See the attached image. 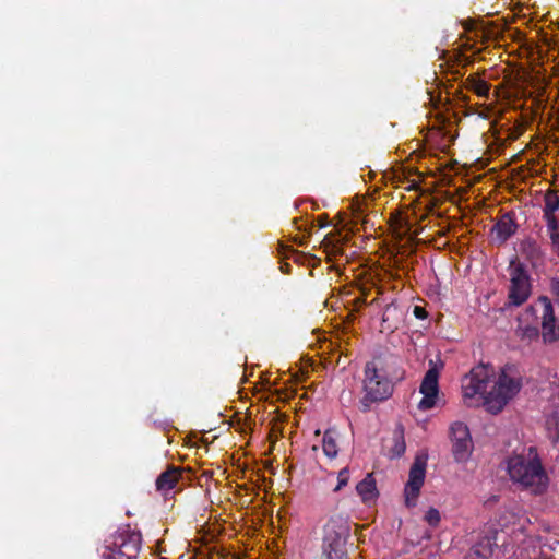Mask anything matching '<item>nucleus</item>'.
Here are the masks:
<instances>
[{
  "label": "nucleus",
  "instance_id": "f257e3e1",
  "mask_svg": "<svg viewBox=\"0 0 559 559\" xmlns=\"http://www.w3.org/2000/svg\"><path fill=\"white\" fill-rule=\"evenodd\" d=\"M521 376L513 365L501 368L496 378L491 365L480 364L474 367L462 380V392L465 400L480 395L486 409L491 414L500 413L504 406L520 392Z\"/></svg>",
  "mask_w": 559,
  "mask_h": 559
},
{
  "label": "nucleus",
  "instance_id": "f03ea898",
  "mask_svg": "<svg viewBox=\"0 0 559 559\" xmlns=\"http://www.w3.org/2000/svg\"><path fill=\"white\" fill-rule=\"evenodd\" d=\"M542 325L543 343H552L559 340V325L556 322L554 307L546 296H540L533 305L528 306L519 319L515 330L516 337L525 345L539 343Z\"/></svg>",
  "mask_w": 559,
  "mask_h": 559
},
{
  "label": "nucleus",
  "instance_id": "7ed1b4c3",
  "mask_svg": "<svg viewBox=\"0 0 559 559\" xmlns=\"http://www.w3.org/2000/svg\"><path fill=\"white\" fill-rule=\"evenodd\" d=\"M510 479L534 493H543L548 486V476L535 447H528L520 453H513L507 461Z\"/></svg>",
  "mask_w": 559,
  "mask_h": 559
},
{
  "label": "nucleus",
  "instance_id": "20e7f679",
  "mask_svg": "<svg viewBox=\"0 0 559 559\" xmlns=\"http://www.w3.org/2000/svg\"><path fill=\"white\" fill-rule=\"evenodd\" d=\"M142 535L129 525L120 527L105 546L103 559H139Z\"/></svg>",
  "mask_w": 559,
  "mask_h": 559
},
{
  "label": "nucleus",
  "instance_id": "39448f33",
  "mask_svg": "<svg viewBox=\"0 0 559 559\" xmlns=\"http://www.w3.org/2000/svg\"><path fill=\"white\" fill-rule=\"evenodd\" d=\"M364 396L360 400V409L368 412L372 403H380L390 399L394 386L377 371L374 362H367L364 369Z\"/></svg>",
  "mask_w": 559,
  "mask_h": 559
},
{
  "label": "nucleus",
  "instance_id": "423d86ee",
  "mask_svg": "<svg viewBox=\"0 0 559 559\" xmlns=\"http://www.w3.org/2000/svg\"><path fill=\"white\" fill-rule=\"evenodd\" d=\"M350 534L346 516L332 515L324 525V554L328 559H342L346 554L345 545Z\"/></svg>",
  "mask_w": 559,
  "mask_h": 559
},
{
  "label": "nucleus",
  "instance_id": "0eeeda50",
  "mask_svg": "<svg viewBox=\"0 0 559 559\" xmlns=\"http://www.w3.org/2000/svg\"><path fill=\"white\" fill-rule=\"evenodd\" d=\"M510 286L508 292V306H522L532 294V283L525 265L514 258L509 267Z\"/></svg>",
  "mask_w": 559,
  "mask_h": 559
},
{
  "label": "nucleus",
  "instance_id": "6e6552de",
  "mask_svg": "<svg viewBox=\"0 0 559 559\" xmlns=\"http://www.w3.org/2000/svg\"><path fill=\"white\" fill-rule=\"evenodd\" d=\"M442 368V361L438 366L433 360H429V369L426 371L419 386V392L424 396L418 403V409L428 411L436 406L439 393V374Z\"/></svg>",
  "mask_w": 559,
  "mask_h": 559
},
{
  "label": "nucleus",
  "instance_id": "1a4fd4ad",
  "mask_svg": "<svg viewBox=\"0 0 559 559\" xmlns=\"http://www.w3.org/2000/svg\"><path fill=\"white\" fill-rule=\"evenodd\" d=\"M452 454L456 462H465L473 450V441L467 425L455 421L450 427Z\"/></svg>",
  "mask_w": 559,
  "mask_h": 559
},
{
  "label": "nucleus",
  "instance_id": "9d476101",
  "mask_svg": "<svg viewBox=\"0 0 559 559\" xmlns=\"http://www.w3.org/2000/svg\"><path fill=\"white\" fill-rule=\"evenodd\" d=\"M426 476V461L416 457L411 466L408 480L404 488L405 504L411 508L416 506L417 498L424 485Z\"/></svg>",
  "mask_w": 559,
  "mask_h": 559
},
{
  "label": "nucleus",
  "instance_id": "9b49d317",
  "mask_svg": "<svg viewBox=\"0 0 559 559\" xmlns=\"http://www.w3.org/2000/svg\"><path fill=\"white\" fill-rule=\"evenodd\" d=\"M380 364L379 367L377 366L378 373L385 380H390L393 386L405 379V369L401 357L389 355L383 357Z\"/></svg>",
  "mask_w": 559,
  "mask_h": 559
},
{
  "label": "nucleus",
  "instance_id": "f8f14e48",
  "mask_svg": "<svg viewBox=\"0 0 559 559\" xmlns=\"http://www.w3.org/2000/svg\"><path fill=\"white\" fill-rule=\"evenodd\" d=\"M516 229L518 225L514 219V214L512 212H506L491 227L490 234L495 241L502 245L515 234Z\"/></svg>",
  "mask_w": 559,
  "mask_h": 559
},
{
  "label": "nucleus",
  "instance_id": "ddd939ff",
  "mask_svg": "<svg viewBox=\"0 0 559 559\" xmlns=\"http://www.w3.org/2000/svg\"><path fill=\"white\" fill-rule=\"evenodd\" d=\"M183 469L169 465L166 471L159 474L155 481L156 489L162 492H168L174 489L182 478Z\"/></svg>",
  "mask_w": 559,
  "mask_h": 559
},
{
  "label": "nucleus",
  "instance_id": "4468645a",
  "mask_svg": "<svg viewBox=\"0 0 559 559\" xmlns=\"http://www.w3.org/2000/svg\"><path fill=\"white\" fill-rule=\"evenodd\" d=\"M545 206L543 209V216L547 227L556 226L558 221L556 212L559 210V195L555 190H548L544 197Z\"/></svg>",
  "mask_w": 559,
  "mask_h": 559
},
{
  "label": "nucleus",
  "instance_id": "2eb2a0df",
  "mask_svg": "<svg viewBox=\"0 0 559 559\" xmlns=\"http://www.w3.org/2000/svg\"><path fill=\"white\" fill-rule=\"evenodd\" d=\"M356 490L365 503L373 501L378 496L376 480L371 474L357 484Z\"/></svg>",
  "mask_w": 559,
  "mask_h": 559
},
{
  "label": "nucleus",
  "instance_id": "dca6fc26",
  "mask_svg": "<svg viewBox=\"0 0 559 559\" xmlns=\"http://www.w3.org/2000/svg\"><path fill=\"white\" fill-rule=\"evenodd\" d=\"M492 555V549L489 540H481L474 545L464 559H488Z\"/></svg>",
  "mask_w": 559,
  "mask_h": 559
},
{
  "label": "nucleus",
  "instance_id": "f3484780",
  "mask_svg": "<svg viewBox=\"0 0 559 559\" xmlns=\"http://www.w3.org/2000/svg\"><path fill=\"white\" fill-rule=\"evenodd\" d=\"M468 87L474 91L480 97H487L490 91V85L475 76L467 78Z\"/></svg>",
  "mask_w": 559,
  "mask_h": 559
},
{
  "label": "nucleus",
  "instance_id": "a211bd4d",
  "mask_svg": "<svg viewBox=\"0 0 559 559\" xmlns=\"http://www.w3.org/2000/svg\"><path fill=\"white\" fill-rule=\"evenodd\" d=\"M345 240L341 239H332L330 236H325L322 240V246L324 247L325 251L329 255H340L343 254V243Z\"/></svg>",
  "mask_w": 559,
  "mask_h": 559
},
{
  "label": "nucleus",
  "instance_id": "6ab92c4d",
  "mask_svg": "<svg viewBox=\"0 0 559 559\" xmlns=\"http://www.w3.org/2000/svg\"><path fill=\"white\" fill-rule=\"evenodd\" d=\"M323 452L326 456L333 459L337 454V445L335 439L326 431L322 440Z\"/></svg>",
  "mask_w": 559,
  "mask_h": 559
},
{
  "label": "nucleus",
  "instance_id": "aec40b11",
  "mask_svg": "<svg viewBox=\"0 0 559 559\" xmlns=\"http://www.w3.org/2000/svg\"><path fill=\"white\" fill-rule=\"evenodd\" d=\"M440 512L436 508H429L425 514V521L432 527H437L440 523Z\"/></svg>",
  "mask_w": 559,
  "mask_h": 559
},
{
  "label": "nucleus",
  "instance_id": "412c9836",
  "mask_svg": "<svg viewBox=\"0 0 559 559\" xmlns=\"http://www.w3.org/2000/svg\"><path fill=\"white\" fill-rule=\"evenodd\" d=\"M348 480H349V471L347 467H344L338 472L337 486L334 488V491L341 490L344 486L347 485Z\"/></svg>",
  "mask_w": 559,
  "mask_h": 559
},
{
  "label": "nucleus",
  "instance_id": "4be33fe9",
  "mask_svg": "<svg viewBox=\"0 0 559 559\" xmlns=\"http://www.w3.org/2000/svg\"><path fill=\"white\" fill-rule=\"evenodd\" d=\"M549 237L551 239V243L559 248V222H556V226L554 227H547Z\"/></svg>",
  "mask_w": 559,
  "mask_h": 559
},
{
  "label": "nucleus",
  "instance_id": "5701e85b",
  "mask_svg": "<svg viewBox=\"0 0 559 559\" xmlns=\"http://www.w3.org/2000/svg\"><path fill=\"white\" fill-rule=\"evenodd\" d=\"M414 316L417 319H425V318H427V311L424 308L416 306L414 308Z\"/></svg>",
  "mask_w": 559,
  "mask_h": 559
},
{
  "label": "nucleus",
  "instance_id": "b1692460",
  "mask_svg": "<svg viewBox=\"0 0 559 559\" xmlns=\"http://www.w3.org/2000/svg\"><path fill=\"white\" fill-rule=\"evenodd\" d=\"M551 292L559 300V280H552L551 281Z\"/></svg>",
  "mask_w": 559,
  "mask_h": 559
},
{
  "label": "nucleus",
  "instance_id": "393cba45",
  "mask_svg": "<svg viewBox=\"0 0 559 559\" xmlns=\"http://www.w3.org/2000/svg\"><path fill=\"white\" fill-rule=\"evenodd\" d=\"M280 248H281V253L285 257V258H288V252H290L293 255H297V252H295V250H293L292 248L289 247H285L284 245H280Z\"/></svg>",
  "mask_w": 559,
  "mask_h": 559
},
{
  "label": "nucleus",
  "instance_id": "a878e982",
  "mask_svg": "<svg viewBox=\"0 0 559 559\" xmlns=\"http://www.w3.org/2000/svg\"><path fill=\"white\" fill-rule=\"evenodd\" d=\"M281 270L283 273L288 274L290 272V265L288 263H284L282 264Z\"/></svg>",
  "mask_w": 559,
  "mask_h": 559
},
{
  "label": "nucleus",
  "instance_id": "bb28decb",
  "mask_svg": "<svg viewBox=\"0 0 559 559\" xmlns=\"http://www.w3.org/2000/svg\"><path fill=\"white\" fill-rule=\"evenodd\" d=\"M396 448H397V453L399 454L404 453V451H405L404 442H402L401 444H397Z\"/></svg>",
  "mask_w": 559,
  "mask_h": 559
},
{
  "label": "nucleus",
  "instance_id": "cd10ccee",
  "mask_svg": "<svg viewBox=\"0 0 559 559\" xmlns=\"http://www.w3.org/2000/svg\"><path fill=\"white\" fill-rule=\"evenodd\" d=\"M293 224H294V225L296 226V228H297V229H299V230H301V229L304 228V227H301V226H299V225H298V219H297V218H295V219L293 221Z\"/></svg>",
  "mask_w": 559,
  "mask_h": 559
},
{
  "label": "nucleus",
  "instance_id": "c85d7f7f",
  "mask_svg": "<svg viewBox=\"0 0 559 559\" xmlns=\"http://www.w3.org/2000/svg\"><path fill=\"white\" fill-rule=\"evenodd\" d=\"M295 241L297 242V238L295 239ZM298 243H299L300 246H302V245H304V240H298Z\"/></svg>",
  "mask_w": 559,
  "mask_h": 559
},
{
  "label": "nucleus",
  "instance_id": "c756f323",
  "mask_svg": "<svg viewBox=\"0 0 559 559\" xmlns=\"http://www.w3.org/2000/svg\"><path fill=\"white\" fill-rule=\"evenodd\" d=\"M324 226H326V223H325V222H323V223H321V224H320V227H324Z\"/></svg>",
  "mask_w": 559,
  "mask_h": 559
}]
</instances>
